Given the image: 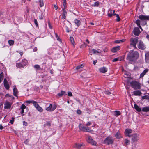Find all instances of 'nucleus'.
I'll list each match as a JSON object with an SVG mask.
<instances>
[{
  "label": "nucleus",
  "instance_id": "1",
  "mask_svg": "<svg viewBox=\"0 0 149 149\" xmlns=\"http://www.w3.org/2000/svg\"><path fill=\"white\" fill-rule=\"evenodd\" d=\"M139 53L136 51L131 50L127 55V59L130 62H134L139 57Z\"/></svg>",
  "mask_w": 149,
  "mask_h": 149
},
{
  "label": "nucleus",
  "instance_id": "2",
  "mask_svg": "<svg viewBox=\"0 0 149 149\" xmlns=\"http://www.w3.org/2000/svg\"><path fill=\"white\" fill-rule=\"evenodd\" d=\"M131 86L134 89H140V84L138 82L135 81H132L130 82Z\"/></svg>",
  "mask_w": 149,
  "mask_h": 149
},
{
  "label": "nucleus",
  "instance_id": "3",
  "mask_svg": "<svg viewBox=\"0 0 149 149\" xmlns=\"http://www.w3.org/2000/svg\"><path fill=\"white\" fill-rule=\"evenodd\" d=\"M27 63V60L24 59L22 60L21 63H16V66L19 68H22L26 65Z\"/></svg>",
  "mask_w": 149,
  "mask_h": 149
},
{
  "label": "nucleus",
  "instance_id": "4",
  "mask_svg": "<svg viewBox=\"0 0 149 149\" xmlns=\"http://www.w3.org/2000/svg\"><path fill=\"white\" fill-rule=\"evenodd\" d=\"M139 139V135L138 134H135L132 135L131 142L134 143L137 142Z\"/></svg>",
  "mask_w": 149,
  "mask_h": 149
},
{
  "label": "nucleus",
  "instance_id": "5",
  "mask_svg": "<svg viewBox=\"0 0 149 149\" xmlns=\"http://www.w3.org/2000/svg\"><path fill=\"white\" fill-rule=\"evenodd\" d=\"M138 41V38L136 37L135 38H131L130 40V45H132L135 48H136V45Z\"/></svg>",
  "mask_w": 149,
  "mask_h": 149
},
{
  "label": "nucleus",
  "instance_id": "6",
  "mask_svg": "<svg viewBox=\"0 0 149 149\" xmlns=\"http://www.w3.org/2000/svg\"><path fill=\"white\" fill-rule=\"evenodd\" d=\"M113 139L111 137H107L104 140V143L107 145L113 144Z\"/></svg>",
  "mask_w": 149,
  "mask_h": 149
},
{
  "label": "nucleus",
  "instance_id": "7",
  "mask_svg": "<svg viewBox=\"0 0 149 149\" xmlns=\"http://www.w3.org/2000/svg\"><path fill=\"white\" fill-rule=\"evenodd\" d=\"M56 106L54 104L53 106L51 104H50L49 106L46 108V110L47 111H51L54 110L56 108Z\"/></svg>",
  "mask_w": 149,
  "mask_h": 149
},
{
  "label": "nucleus",
  "instance_id": "8",
  "mask_svg": "<svg viewBox=\"0 0 149 149\" xmlns=\"http://www.w3.org/2000/svg\"><path fill=\"white\" fill-rule=\"evenodd\" d=\"M87 142L93 145H97V143L90 136H88V139H87Z\"/></svg>",
  "mask_w": 149,
  "mask_h": 149
},
{
  "label": "nucleus",
  "instance_id": "9",
  "mask_svg": "<svg viewBox=\"0 0 149 149\" xmlns=\"http://www.w3.org/2000/svg\"><path fill=\"white\" fill-rule=\"evenodd\" d=\"M138 47L139 49L143 50H144L146 48V47H145L144 44L141 41H140L139 42Z\"/></svg>",
  "mask_w": 149,
  "mask_h": 149
},
{
  "label": "nucleus",
  "instance_id": "10",
  "mask_svg": "<svg viewBox=\"0 0 149 149\" xmlns=\"http://www.w3.org/2000/svg\"><path fill=\"white\" fill-rule=\"evenodd\" d=\"M139 18L141 20L143 21H146L149 20V16H146L143 15H140Z\"/></svg>",
  "mask_w": 149,
  "mask_h": 149
},
{
  "label": "nucleus",
  "instance_id": "11",
  "mask_svg": "<svg viewBox=\"0 0 149 149\" xmlns=\"http://www.w3.org/2000/svg\"><path fill=\"white\" fill-rule=\"evenodd\" d=\"M133 32L134 34L135 35L137 36H138L140 32L139 28L137 27H136L135 28Z\"/></svg>",
  "mask_w": 149,
  "mask_h": 149
},
{
  "label": "nucleus",
  "instance_id": "12",
  "mask_svg": "<svg viewBox=\"0 0 149 149\" xmlns=\"http://www.w3.org/2000/svg\"><path fill=\"white\" fill-rule=\"evenodd\" d=\"M12 104L8 102H6L4 104V108L5 109H10L11 108Z\"/></svg>",
  "mask_w": 149,
  "mask_h": 149
},
{
  "label": "nucleus",
  "instance_id": "13",
  "mask_svg": "<svg viewBox=\"0 0 149 149\" xmlns=\"http://www.w3.org/2000/svg\"><path fill=\"white\" fill-rule=\"evenodd\" d=\"M145 60L146 63H149V52H147L145 53Z\"/></svg>",
  "mask_w": 149,
  "mask_h": 149
},
{
  "label": "nucleus",
  "instance_id": "14",
  "mask_svg": "<svg viewBox=\"0 0 149 149\" xmlns=\"http://www.w3.org/2000/svg\"><path fill=\"white\" fill-rule=\"evenodd\" d=\"M84 146V145L83 143L79 144L76 143L75 144L74 147L77 149H79L81 146Z\"/></svg>",
  "mask_w": 149,
  "mask_h": 149
},
{
  "label": "nucleus",
  "instance_id": "15",
  "mask_svg": "<svg viewBox=\"0 0 149 149\" xmlns=\"http://www.w3.org/2000/svg\"><path fill=\"white\" fill-rule=\"evenodd\" d=\"M79 127L80 130L85 132L86 127H84L81 124H80L79 125Z\"/></svg>",
  "mask_w": 149,
  "mask_h": 149
},
{
  "label": "nucleus",
  "instance_id": "16",
  "mask_svg": "<svg viewBox=\"0 0 149 149\" xmlns=\"http://www.w3.org/2000/svg\"><path fill=\"white\" fill-rule=\"evenodd\" d=\"M148 69H146L143 71V72L141 74L140 76V78H143L144 75L146 74V73H147L148 71Z\"/></svg>",
  "mask_w": 149,
  "mask_h": 149
},
{
  "label": "nucleus",
  "instance_id": "17",
  "mask_svg": "<svg viewBox=\"0 0 149 149\" xmlns=\"http://www.w3.org/2000/svg\"><path fill=\"white\" fill-rule=\"evenodd\" d=\"M99 70L100 72L103 73H105L107 70V69L105 67H103L100 68L99 69Z\"/></svg>",
  "mask_w": 149,
  "mask_h": 149
},
{
  "label": "nucleus",
  "instance_id": "18",
  "mask_svg": "<svg viewBox=\"0 0 149 149\" xmlns=\"http://www.w3.org/2000/svg\"><path fill=\"white\" fill-rule=\"evenodd\" d=\"M120 46H117V47H113L111 49V51L113 52H116L117 51L120 50Z\"/></svg>",
  "mask_w": 149,
  "mask_h": 149
},
{
  "label": "nucleus",
  "instance_id": "19",
  "mask_svg": "<svg viewBox=\"0 0 149 149\" xmlns=\"http://www.w3.org/2000/svg\"><path fill=\"white\" fill-rule=\"evenodd\" d=\"M142 94L141 92L139 90H137L134 91L133 92V94L135 95H140Z\"/></svg>",
  "mask_w": 149,
  "mask_h": 149
},
{
  "label": "nucleus",
  "instance_id": "20",
  "mask_svg": "<svg viewBox=\"0 0 149 149\" xmlns=\"http://www.w3.org/2000/svg\"><path fill=\"white\" fill-rule=\"evenodd\" d=\"M132 132V130L130 129H125V135H127V134H131Z\"/></svg>",
  "mask_w": 149,
  "mask_h": 149
},
{
  "label": "nucleus",
  "instance_id": "21",
  "mask_svg": "<svg viewBox=\"0 0 149 149\" xmlns=\"http://www.w3.org/2000/svg\"><path fill=\"white\" fill-rule=\"evenodd\" d=\"M115 137L117 139H120L122 138L120 132H118L115 135Z\"/></svg>",
  "mask_w": 149,
  "mask_h": 149
},
{
  "label": "nucleus",
  "instance_id": "22",
  "mask_svg": "<svg viewBox=\"0 0 149 149\" xmlns=\"http://www.w3.org/2000/svg\"><path fill=\"white\" fill-rule=\"evenodd\" d=\"M62 10H63V18L64 19H65L66 16V14L67 13V12L65 10V8H63Z\"/></svg>",
  "mask_w": 149,
  "mask_h": 149
},
{
  "label": "nucleus",
  "instance_id": "23",
  "mask_svg": "<svg viewBox=\"0 0 149 149\" xmlns=\"http://www.w3.org/2000/svg\"><path fill=\"white\" fill-rule=\"evenodd\" d=\"M142 111L144 112L149 111V106L143 108L142 109Z\"/></svg>",
  "mask_w": 149,
  "mask_h": 149
},
{
  "label": "nucleus",
  "instance_id": "24",
  "mask_svg": "<svg viewBox=\"0 0 149 149\" xmlns=\"http://www.w3.org/2000/svg\"><path fill=\"white\" fill-rule=\"evenodd\" d=\"M134 107L135 109L139 112H140L141 111V109L136 104L134 105Z\"/></svg>",
  "mask_w": 149,
  "mask_h": 149
},
{
  "label": "nucleus",
  "instance_id": "25",
  "mask_svg": "<svg viewBox=\"0 0 149 149\" xmlns=\"http://www.w3.org/2000/svg\"><path fill=\"white\" fill-rule=\"evenodd\" d=\"M13 91L14 95L15 96H17V94L18 91L15 87L13 89Z\"/></svg>",
  "mask_w": 149,
  "mask_h": 149
},
{
  "label": "nucleus",
  "instance_id": "26",
  "mask_svg": "<svg viewBox=\"0 0 149 149\" xmlns=\"http://www.w3.org/2000/svg\"><path fill=\"white\" fill-rule=\"evenodd\" d=\"M124 142L125 144H124V145L126 146L129 145L130 141L127 139H124Z\"/></svg>",
  "mask_w": 149,
  "mask_h": 149
},
{
  "label": "nucleus",
  "instance_id": "27",
  "mask_svg": "<svg viewBox=\"0 0 149 149\" xmlns=\"http://www.w3.org/2000/svg\"><path fill=\"white\" fill-rule=\"evenodd\" d=\"M74 23L77 25V26H79L81 24V22L80 20L76 19L74 20Z\"/></svg>",
  "mask_w": 149,
  "mask_h": 149
},
{
  "label": "nucleus",
  "instance_id": "28",
  "mask_svg": "<svg viewBox=\"0 0 149 149\" xmlns=\"http://www.w3.org/2000/svg\"><path fill=\"white\" fill-rule=\"evenodd\" d=\"M70 41L71 42L73 45L74 47L75 45V42L74 40V38L72 37H70Z\"/></svg>",
  "mask_w": 149,
  "mask_h": 149
},
{
  "label": "nucleus",
  "instance_id": "29",
  "mask_svg": "<svg viewBox=\"0 0 149 149\" xmlns=\"http://www.w3.org/2000/svg\"><path fill=\"white\" fill-rule=\"evenodd\" d=\"M39 2L40 7H43L44 6L43 0H39Z\"/></svg>",
  "mask_w": 149,
  "mask_h": 149
},
{
  "label": "nucleus",
  "instance_id": "30",
  "mask_svg": "<svg viewBox=\"0 0 149 149\" xmlns=\"http://www.w3.org/2000/svg\"><path fill=\"white\" fill-rule=\"evenodd\" d=\"M8 43L10 46H12L14 45V41L12 40H9L8 41Z\"/></svg>",
  "mask_w": 149,
  "mask_h": 149
},
{
  "label": "nucleus",
  "instance_id": "31",
  "mask_svg": "<svg viewBox=\"0 0 149 149\" xmlns=\"http://www.w3.org/2000/svg\"><path fill=\"white\" fill-rule=\"evenodd\" d=\"M65 93V92L63 91H61L60 93H58V95L60 96H62Z\"/></svg>",
  "mask_w": 149,
  "mask_h": 149
},
{
  "label": "nucleus",
  "instance_id": "32",
  "mask_svg": "<svg viewBox=\"0 0 149 149\" xmlns=\"http://www.w3.org/2000/svg\"><path fill=\"white\" fill-rule=\"evenodd\" d=\"M37 110L38 111L42 112L43 111V109L42 108L39 106L38 107L36 108Z\"/></svg>",
  "mask_w": 149,
  "mask_h": 149
},
{
  "label": "nucleus",
  "instance_id": "33",
  "mask_svg": "<svg viewBox=\"0 0 149 149\" xmlns=\"http://www.w3.org/2000/svg\"><path fill=\"white\" fill-rule=\"evenodd\" d=\"M84 65L83 64H81V65H79L78 66H77L76 67V69L77 70H78L81 68H83L84 66Z\"/></svg>",
  "mask_w": 149,
  "mask_h": 149
},
{
  "label": "nucleus",
  "instance_id": "34",
  "mask_svg": "<svg viewBox=\"0 0 149 149\" xmlns=\"http://www.w3.org/2000/svg\"><path fill=\"white\" fill-rule=\"evenodd\" d=\"M44 127L50 126H51V123L49 122H47L44 124Z\"/></svg>",
  "mask_w": 149,
  "mask_h": 149
},
{
  "label": "nucleus",
  "instance_id": "35",
  "mask_svg": "<svg viewBox=\"0 0 149 149\" xmlns=\"http://www.w3.org/2000/svg\"><path fill=\"white\" fill-rule=\"evenodd\" d=\"M34 101L33 100H28L26 101V102L27 103V105L30 103H32L33 104Z\"/></svg>",
  "mask_w": 149,
  "mask_h": 149
},
{
  "label": "nucleus",
  "instance_id": "36",
  "mask_svg": "<svg viewBox=\"0 0 149 149\" xmlns=\"http://www.w3.org/2000/svg\"><path fill=\"white\" fill-rule=\"evenodd\" d=\"M93 131L91 130L89 128L86 127L85 132H92Z\"/></svg>",
  "mask_w": 149,
  "mask_h": 149
},
{
  "label": "nucleus",
  "instance_id": "37",
  "mask_svg": "<svg viewBox=\"0 0 149 149\" xmlns=\"http://www.w3.org/2000/svg\"><path fill=\"white\" fill-rule=\"evenodd\" d=\"M100 3L98 1H96L94 3V4L92 6L94 7L98 6L99 5Z\"/></svg>",
  "mask_w": 149,
  "mask_h": 149
},
{
  "label": "nucleus",
  "instance_id": "38",
  "mask_svg": "<svg viewBox=\"0 0 149 149\" xmlns=\"http://www.w3.org/2000/svg\"><path fill=\"white\" fill-rule=\"evenodd\" d=\"M114 15H116V17H117L116 20L117 22H119L120 21V19L119 17V15L118 14H114Z\"/></svg>",
  "mask_w": 149,
  "mask_h": 149
},
{
  "label": "nucleus",
  "instance_id": "39",
  "mask_svg": "<svg viewBox=\"0 0 149 149\" xmlns=\"http://www.w3.org/2000/svg\"><path fill=\"white\" fill-rule=\"evenodd\" d=\"M33 104L36 108L39 106V104L37 103V102L35 101H34Z\"/></svg>",
  "mask_w": 149,
  "mask_h": 149
},
{
  "label": "nucleus",
  "instance_id": "40",
  "mask_svg": "<svg viewBox=\"0 0 149 149\" xmlns=\"http://www.w3.org/2000/svg\"><path fill=\"white\" fill-rule=\"evenodd\" d=\"M109 12H110V13H111V14L109 13H108V16L109 17H111L112 16V15H113V14H112V11L111 10H109Z\"/></svg>",
  "mask_w": 149,
  "mask_h": 149
},
{
  "label": "nucleus",
  "instance_id": "41",
  "mask_svg": "<svg viewBox=\"0 0 149 149\" xmlns=\"http://www.w3.org/2000/svg\"><path fill=\"white\" fill-rule=\"evenodd\" d=\"M4 84V86L5 88H6V89L7 90H8L9 89V86L8 83Z\"/></svg>",
  "mask_w": 149,
  "mask_h": 149
},
{
  "label": "nucleus",
  "instance_id": "42",
  "mask_svg": "<svg viewBox=\"0 0 149 149\" xmlns=\"http://www.w3.org/2000/svg\"><path fill=\"white\" fill-rule=\"evenodd\" d=\"M34 68L40 70V66L38 65H35L34 66Z\"/></svg>",
  "mask_w": 149,
  "mask_h": 149
},
{
  "label": "nucleus",
  "instance_id": "43",
  "mask_svg": "<svg viewBox=\"0 0 149 149\" xmlns=\"http://www.w3.org/2000/svg\"><path fill=\"white\" fill-rule=\"evenodd\" d=\"M115 112L116 113L115 114L116 116H119L120 114V111H115Z\"/></svg>",
  "mask_w": 149,
  "mask_h": 149
},
{
  "label": "nucleus",
  "instance_id": "44",
  "mask_svg": "<svg viewBox=\"0 0 149 149\" xmlns=\"http://www.w3.org/2000/svg\"><path fill=\"white\" fill-rule=\"evenodd\" d=\"M3 73L0 74V83L1 82L2 80L3 79Z\"/></svg>",
  "mask_w": 149,
  "mask_h": 149
},
{
  "label": "nucleus",
  "instance_id": "45",
  "mask_svg": "<svg viewBox=\"0 0 149 149\" xmlns=\"http://www.w3.org/2000/svg\"><path fill=\"white\" fill-rule=\"evenodd\" d=\"M34 22L36 26L37 27H38V23L36 19H34Z\"/></svg>",
  "mask_w": 149,
  "mask_h": 149
},
{
  "label": "nucleus",
  "instance_id": "46",
  "mask_svg": "<svg viewBox=\"0 0 149 149\" xmlns=\"http://www.w3.org/2000/svg\"><path fill=\"white\" fill-rule=\"evenodd\" d=\"M140 21L139 20H137L136 21V23L137 24L138 26H140Z\"/></svg>",
  "mask_w": 149,
  "mask_h": 149
},
{
  "label": "nucleus",
  "instance_id": "47",
  "mask_svg": "<svg viewBox=\"0 0 149 149\" xmlns=\"http://www.w3.org/2000/svg\"><path fill=\"white\" fill-rule=\"evenodd\" d=\"M92 51L93 52V53L95 54L96 53H101L100 52H99L97 51L96 50H95L94 49H93L92 50Z\"/></svg>",
  "mask_w": 149,
  "mask_h": 149
},
{
  "label": "nucleus",
  "instance_id": "48",
  "mask_svg": "<svg viewBox=\"0 0 149 149\" xmlns=\"http://www.w3.org/2000/svg\"><path fill=\"white\" fill-rule=\"evenodd\" d=\"M26 106L24 104H22L21 107V109H24L26 108Z\"/></svg>",
  "mask_w": 149,
  "mask_h": 149
},
{
  "label": "nucleus",
  "instance_id": "49",
  "mask_svg": "<svg viewBox=\"0 0 149 149\" xmlns=\"http://www.w3.org/2000/svg\"><path fill=\"white\" fill-rule=\"evenodd\" d=\"M119 58H114L113 60L112 61L113 62H116L118 61V60Z\"/></svg>",
  "mask_w": 149,
  "mask_h": 149
},
{
  "label": "nucleus",
  "instance_id": "50",
  "mask_svg": "<svg viewBox=\"0 0 149 149\" xmlns=\"http://www.w3.org/2000/svg\"><path fill=\"white\" fill-rule=\"evenodd\" d=\"M66 2H65V1L63 2V6H64V8H63L65 9L66 8Z\"/></svg>",
  "mask_w": 149,
  "mask_h": 149
},
{
  "label": "nucleus",
  "instance_id": "51",
  "mask_svg": "<svg viewBox=\"0 0 149 149\" xmlns=\"http://www.w3.org/2000/svg\"><path fill=\"white\" fill-rule=\"evenodd\" d=\"M77 113L78 114H81V111L80 110H78L77 111Z\"/></svg>",
  "mask_w": 149,
  "mask_h": 149
},
{
  "label": "nucleus",
  "instance_id": "52",
  "mask_svg": "<svg viewBox=\"0 0 149 149\" xmlns=\"http://www.w3.org/2000/svg\"><path fill=\"white\" fill-rule=\"evenodd\" d=\"M68 96H72V93L71 92H70V91L68 92Z\"/></svg>",
  "mask_w": 149,
  "mask_h": 149
},
{
  "label": "nucleus",
  "instance_id": "53",
  "mask_svg": "<svg viewBox=\"0 0 149 149\" xmlns=\"http://www.w3.org/2000/svg\"><path fill=\"white\" fill-rule=\"evenodd\" d=\"M48 25H49V28L51 29H52V26L51 25L50 22L49 21L48 22Z\"/></svg>",
  "mask_w": 149,
  "mask_h": 149
},
{
  "label": "nucleus",
  "instance_id": "54",
  "mask_svg": "<svg viewBox=\"0 0 149 149\" xmlns=\"http://www.w3.org/2000/svg\"><path fill=\"white\" fill-rule=\"evenodd\" d=\"M91 124V123L90 122H88L87 124H86V125L87 126L90 125Z\"/></svg>",
  "mask_w": 149,
  "mask_h": 149
},
{
  "label": "nucleus",
  "instance_id": "55",
  "mask_svg": "<svg viewBox=\"0 0 149 149\" xmlns=\"http://www.w3.org/2000/svg\"><path fill=\"white\" fill-rule=\"evenodd\" d=\"M28 142H29V140L28 139H26L24 141V143L25 144H28Z\"/></svg>",
  "mask_w": 149,
  "mask_h": 149
},
{
  "label": "nucleus",
  "instance_id": "56",
  "mask_svg": "<svg viewBox=\"0 0 149 149\" xmlns=\"http://www.w3.org/2000/svg\"><path fill=\"white\" fill-rule=\"evenodd\" d=\"M23 125H26V126L27 125H28V123H27L26 122H25V121H23Z\"/></svg>",
  "mask_w": 149,
  "mask_h": 149
},
{
  "label": "nucleus",
  "instance_id": "57",
  "mask_svg": "<svg viewBox=\"0 0 149 149\" xmlns=\"http://www.w3.org/2000/svg\"><path fill=\"white\" fill-rule=\"evenodd\" d=\"M54 6L56 10L58 9V7L56 5L54 4Z\"/></svg>",
  "mask_w": 149,
  "mask_h": 149
},
{
  "label": "nucleus",
  "instance_id": "58",
  "mask_svg": "<svg viewBox=\"0 0 149 149\" xmlns=\"http://www.w3.org/2000/svg\"><path fill=\"white\" fill-rule=\"evenodd\" d=\"M115 42L116 43H120V40H117L115 41Z\"/></svg>",
  "mask_w": 149,
  "mask_h": 149
},
{
  "label": "nucleus",
  "instance_id": "59",
  "mask_svg": "<svg viewBox=\"0 0 149 149\" xmlns=\"http://www.w3.org/2000/svg\"><path fill=\"white\" fill-rule=\"evenodd\" d=\"M105 93L107 95H109L111 94V93L109 91H106L105 92Z\"/></svg>",
  "mask_w": 149,
  "mask_h": 149
},
{
  "label": "nucleus",
  "instance_id": "60",
  "mask_svg": "<svg viewBox=\"0 0 149 149\" xmlns=\"http://www.w3.org/2000/svg\"><path fill=\"white\" fill-rule=\"evenodd\" d=\"M8 83V81L7 80L5 79L4 81V84H6Z\"/></svg>",
  "mask_w": 149,
  "mask_h": 149
},
{
  "label": "nucleus",
  "instance_id": "61",
  "mask_svg": "<svg viewBox=\"0 0 149 149\" xmlns=\"http://www.w3.org/2000/svg\"><path fill=\"white\" fill-rule=\"evenodd\" d=\"M97 62V60H95L94 61H93V63L94 65H95Z\"/></svg>",
  "mask_w": 149,
  "mask_h": 149
},
{
  "label": "nucleus",
  "instance_id": "62",
  "mask_svg": "<svg viewBox=\"0 0 149 149\" xmlns=\"http://www.w3.org/2000/svg\"><path fill=\"white\" fill-rule=\"evenodd\" d=\"M39 18L40 19H43V17L42 15H41L39 16Z\"/></svg>",
  "mask_w": 149,
  "mask_h": 149
},
{
  "label": "nucleus",
  "instance_id": "63",
  "mask_svg": "<svg viewBox=\"0 0 149 149\" xmlns=\"http://www.w3.org/2000/svg\"><path fill=\"white\" fill-rule=\"evenodd\" d=\"M126 136H128L129 137H132V135H129L128 134H127V135H125Z\"/></svg>",
  "mask_w": 149,
  "mask_h": 149
},
{
  "label": "nucleus",
  "instance_id": "64",
  "mask_svg": "<svg viewBox=\"0 0 149 149\" xmlns=\"http://www.w3.org/2000/svg\"><path fill=\"white\" fill-rule=\"evenodd\" d=\"M21 113L23 114L24 113V109H21Z\"/></svg>",
  "mask_w": 149,
  "mask_h": 149
}]
</instances>
